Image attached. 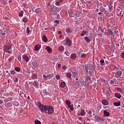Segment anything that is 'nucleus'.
<instances>
[{
	"label": "nucleus",
	"instance_id": "1",
	"mask_svg": "<svg viewBox=\"0 0 124 124\" xmlns=\"http://www.w3.org/2000/svg\"><path fill=\"white\" fill-rule=\"evenodd\" d=\"M37 105L41 112H46V109L47 108V106L43 105V104H41L40 102H38Z\"/></svg>",
	"mask_w": 124,
	"mask_h": 124
},
{
	"label": "nucleus",
	"instance_id": "2",
	"mask_svg": "<svg viewBox=\"0 0 124 124\" xmlns=\"http://www.w3.org/2000/svg\"><path fill=\"white\" fill-rule=\"evenodd\" d=\"M46 113H47L49 115L54 113V108L51 106H47L46 109Z\"/></svg>",
	"mask_w": 124,
	"mask_h": 124
},
{
	"label": "nucleus",
	"instance_id": "3",
	"mask_svg": "<svg viewBox=\"0 0 124 124\" xmlns=\"http://www.w3.org/2000/svg\"><path fill=\"white\" fill-rule=\"evenodd\" d=\"M43 77H44V80H45V81H47L48 79H50V77H51V78H52V77H54V74H50L48 76H45V75H44Z\"/></svg>",
	"mask_w": 124,
	"mask_h": 124
},
{
	"label": "nucleus",
	"instance_id": "4",
	"mask_svg": "<svg viewBox=\"0 0 124 124\" xmlns=\"http://www.w3.org/2000/svg\"><path fill=\"white\" fill-rule=\"evenodd\" d=\"M11 46H12V45H10V44H9L4 46V48H5V50H6V51H8V50H10V49H11Z\"/></svg>",
	"mask_w": 124,
	"mask_h": 124
},
{
	"label": "nucleus",
	"instance_id": "5",
	"mask_svg": "<svg viewBox=\"0 0 124 124\" xmlns=\"http://www.w3.org/2000/svg\"><path fill=\"white\" fill-rule=\"evenodd\" d=\"M52 17L54 20L56 19H59L60 18V15L58 14L55 13V14H52Z\"/></svg>",
	"mask_w": 124,
	"mask_h": 124
},
{
	"label": "nucleus",
	"instance_id": "6",
	"mask_svg": "<svg viewBox=\"0 0 124 124\" xmlns=\"http://www.w3.org/2000/svg\"><path fill=\"white\" fill-rule=\"evenodd\" d=\"M29 17V15L27 14L24 15V16L23 17V19H22V22L24 23H27L28 22V17Z\"/></svg>",
	"mask_w": 124,
	"mask_h": 124
},
{
	"label": "nucleus",
	"instance_id": "7",
	"mask_svg": "<svg viewBox=\"0 0 124 124\" xmlns=\"http://www.w3.org/2000/svg\"><path fill=\"white\" fill-rule=\"evenodd\" d=\"M72 44V41L69 39H67L66 40V44L67 45V46H71Z\"/></svg>",
	"mask_w": 124,
	"mask_h": 124
},
{
	"label": "nucleus",
	"instance_id": "8",
	"mask_svg": "<svg viewBox=\"0 0 124 124\" xmlns=\"http://www.w3.org/2000/svg\"><path fill=\"white\" fill-rule=\"evenodd\" d=\"M122 73L123 72L122 71H118L115 73V76H116V77H122Z\"/></svg>",
	"mask_w": 124,
	"mask_h": 124
},
{
	"label": "nucleus",
	"instance_id": "9",
	"mask_svg": "<svg viewBox=\"0 0 124 124\" xmlns=\"http://www.w3.org/2000/svg\"><path fill=\"white\" fill-rule=\"evenodd\" d=\"M53 11H54L55 12H60V11H61V8L54 6Z\"/></svg>",
	"mask_w": 124,
	"mask_h": 124
},
{
	"label": "nucleus",
	"instance_id": "10",
	"mask_svg": "<svg viewBox=\"0 0 124 124\" xmlns=\"http://www.w3.org/2000/svg\"><path fill=\"white\" fill-rule=\"evenodd\" d=\"M22 58L23 59V60H25V61L27 62H29V61H30V59H29V57H28L26 55H23Z\"/></svg>",
	"mask_w": 124,
	"mask_h": 124
},
{
	"label": "nucleus",
	"instance_id": "11",
	"mask_svg": "<svg viewBox=\"0 0 124 124\" xmlns=\"http://www.w3.org/2000/svg\"><path fill=\"white\" fill-rule=\"evenodd\" d=\"M72 73H73V77L78 78V73L77 72L72 71Z\"/></svg>",
	"mask_w": 124,
	"mask_h": 124
},
{
	"label": "nucleus",
	"instance_id": "12",
	"mask_svg": "<svg viewBox=\"0 0 124 124\" xmlns=\"http://www.w3.org/2000/svg\"><path fill=\"white\" fill-rule=\"evenodd\" d=\"M42 40L44 41V42H47L48 41V39H47V37H46V35H44L42 37Z\"/></svg>",
	"mask_w": 124,
	"mask_h": 124
},
{
	"label": "nucleus",
	"instance_id": "13",
	"mask_svg": "<svg viewBox=\"0 0 124 124\" xmlns=\"http://www.w3.org/2000/svg\"><path fill=\"white\" fill-rule=\"evenodd\" d=\"M102 103L103 104V105H108V104H109V102H108L107 100H103Z\"/></svg>",
	"mask_w": 124,
	"mask_h": 124
},
{
	"label": "nucleus",
	"instance_id": "14",
	"mask_svg": "<svg viewBox=\"0 0 124 124\" xmlns=\"http://www.w3.org/2000/svg\"><path fill=\"white\" fill-rule=\"evenodd\" d=\"M46 50L47 51V52L49 53H52V49H51V47L50 46H47L46 48Z\"/></svg>",
	"mask_w": 124,
	"mask_h": 124
},
{
	"label": "nucleus",
	"instance_id": "15",
	"mask_svg": "<svg viewBox=\"0 0 124 124\" xmlns=\"http://www.w3.org/2000/svg\"><path fill=\"white\" fill-rule=\"evenodd\" d=\"M120 39H121V36H120V35L117 34V35L115 36V41L116 42L119 41V40H120Z\"/></svg>",
	"mask_w": 124,
	"mask_h": 124
},
{
	"label": "nucleus",
	"instance_id": "16",
	"mask_svg": "<svg viewBox=\"0 0 124 124\" xmlns=\"http://www.w3.org/2000/svg\"><path fill=\"white\" fill-rule=\"evenodd\" d=\"M108 34H109L110 35H113L114 34V32H113V30L111 29H108Z\"/></svg>",
	"mask_w": 124,
	"mask_h": 124
},
{
	"label": "nucleus",
	"instance_id": "17",
	"mask_svg": "<svg viewBox=\"0 0 124 124\" xmlns=\"http://www.w3.org/2000/svg\"><path fill=\"white\" fill-rule=\"evenodd\" d=\"M76 57H77V55L75 53L72 54L70 56V58L72 60H75L76 59Z\"/></svg>",
	"mask_w": 124,
	"mask_h": 124
},
{
	"label": "nucleus",
	"instance_id": "18",
	"mask_svg": "<svg viewBox=\"0 0 124 124\" xmlns=\"http://www.w3.org/2000/svg\"><path fill=\"white\" fill-rule=\"evenodd\" d=\"M114 95L115 97H117V98H121V97H122V95H121V94L119 93H115Z\"/></svg>",
	"mask_w": 124,
	"mask_h": 124
},
{
	"label": "nucleus",
	"instance_id": "19",
	"mask_svg": "<svg viewBox=\"0 0 124 124\" xmlns=\"http://www.w3.org/2000/svg\"><path fill=\"white\" fill-rule=\"evenodd\" d=\"M32 85L34 86V87H35V88H37V87H38V82L37 81H34Z\"/></svg>",
	"mask_w": 124,
	"mask_h": 124
},
{
	"label": "nucleus",
	"instance_id": "20",
	"mask_svg": "<svg viewBox=\"0 0 124 124\" xmlns=\"http://www.w3.org/2000/svg\"><path fill=\"white\" fill-rule=\"evenodd\" d=\"M58 50L59 51H60V52H62V51L64 50V47H63V46H61L58 48Z\"/></svg>",
	"mask_w": 124,
	"mask_h": 124
},
{
	"label": "nucleus",
	"instance_id": "21",
	"mask_svg": "<svg viewBox=\"0 0 124 124\" xmlns=\"http://www.w3.org/2000/svg\"><path fill=\"white\" fill-rule=\"evenodd\" d=\"M113 105H114V106H120V105H121V102L118 101L117 102H114Z\"/></svg>",
	"mask_w": 124,
	"mask_h": 124
},
{
	"label": "nucleus",
	"instance_id": "22",
	"mask_svg": "<svg viewBox=\"0 0 124 124\" xmlns=\"http://www.w3.org/2000/svg\"><path fill=\"white\" fill-rule=\"evenodd\" d=\"M104 114L105 115V116H106L107 117H108V116H110V113L107 112V110L104 111Z\"/></svg>",
	"mask_w": 124,
	"mask_h": 124
},
{
	"label": "nucleus",
	"instance_id": "23",
	"mask_svg": "<svg viewBox=\"0 0 124 124\" xmlns=\"http://www.w3.org/2000/svg\"><path fill=\"white\" fill-rule=\"evenodd\" d=\"M66 31L67 32V33H70L72 32V31H71V29L69 28H66Z\"/></svg>",
	"mask_w": 124,
	"mask_h": 124
},
{
	"label": "nucleus",
	"instance_id": "24",
	"mask_svg": "<svg viewBox=\"0 0 124 124\" xmlns=\"http://www.w3.org/2000/svg\"><path fill=\"white\" fill-rule=\"evenodd\" d=\"M68 108H70V110L71 111H73L74 109V108H73V105H69V106H68Z\"/></svg>",
	"mask_w": 124,
	"mask_h": 124
},
{
	"label": "nucleus",
	"instance_id": "25",
	"mask_svg": "<svg viewBox=\"0 0 124 124\" xmlns=\"http://www.w3.org/2000/svg\"><path fill=\"white\" fill-rule=\"evenodd\" d=\"M66 76L67 78H71V76H72V75L71 74V73H67L66 74Z\"/></svg>",
	"mask_w": 124,
	"mask_h": 124
},
{
	"label": "nucleus",
	"instance_id": "26",
	"mask_svg": "<svg viewBox=\"0 0 124 124\" xmlns=\"http://www.w3.org/2000/svg\"><path fill=\"white\" fill-rule=\"evenodd\" d=\"M60 87H61V88H64L65 87V82H61L60 84Z\"/></svg>",
	"mask_w": 124,
	"mask_h": 124
},
{
	"label": "nucleus",
	"instance_id": "27",
	"mask_svg": "<svg viewBox=\"0 0 124 124\" xmlns=\"http://www.w3.org/2000/svg\"><path fill=\"white\" fill-rule=\"evenodd\" d=\"M103 14H107V11L105 9H103L101 11H100Z\"/></svg>",
	"mask_w": 124,
	"mask_h": 124
},
{
	"label": "nucleus",
	"instance_id": "28",
	"mask_svg": "<svg viewBox=\"0 0 124 124\" xmlns=\"http://www.w3.org/2000/svg\"><path fill=\"white\" fill-rule=\"evenodd\" d=\"M84 39L85 41H86V42H88V43L89 42H91V40H90V39H89V37H88L87 36L85 37Z\"/></svg>",
	"mask_w": 124,
	"mask_h": 124
},
{
	"label": "nucleus",
	"instance_id": "29",
	"mask_svg": "<svg viewBox=\"0 0 124 124\" xmlns=\"http://www.w3.org/2000/svg\"><path fill=\"white\" fill-rule=\"evenodd\" d=\"M39 47L40 46L39 45L35 46V51H38L39 50Z\"/></svg>",
	"mask_w": 124,
	"mask_h": 124
},
{
	"label": "nucleus",
	"instance_id": "30",
	"mask_svg": "<svg viewBox=\"0 0 124 124\" xmlns=\"http://www.w3.org/2000/svg\"><path fill=\"white\" fill-rule=\"evenodd\" d=\"M0 34H1V35H2V36H5L4 35H5V34H6V33L4 32V31H3L2 30H0Z\"/></svg>",
	"mask_w": 124,
	"mask_h": 124
},
{
	"label": "nucleus",
	"instance_id": "31",
	"mask_svg": "<svg viewBox=\"0 0 124 124\" xmlns=\"http://www.w3.org/2000/svg\"><path fill=\"white\" fill-rule=\"evenodd\" d=\"M40 11H41V9H40V8H38L36 10H35V12L36 13H39V12H40Z\"/></svg>",
	"mask_w": 124,
	"mask_h": 124
},
{
	"label": "nucleus",
	"instance_id": "32",
	"mask_svg": "<svg viewBox=\"0 0 124 124\" xmlns=\"http://www.w3.org/2000/svg\"><path fill=\"white\" fill-rule=\"evenodd\" d=\"M65 103L67 105H70V104H71V102H70V101L68 100H66L65 101Z\"/></svg>",
	"mask_w": 124,
	"mask_h": 124
},
{
	"label": "nucleus",
	"instance_id": "33",
	"mask_svg": "<svg viewBox=\"0 0 124 124\" xmlns=\"http://www.w3.org/2000/svg\"><path fill=\"white\" fill-rule=\"evenodd\" d=\"M43 93L46 95H48V92H47V90H44Z\"/></svg>",
	"mask_w": 124,
	"mask_h": 124
},
{
	"label": "nucleus",
	"instance_id": "34",
	"mask_svg": "<svg viewBox=\"0 0 124 124\" xmlns=\"http://www.w3.org/2000/svg\"><path fill=\"white\" fill-rule=\"evenodd\" d=\"M34 124H41V122H40L38 120H36L35 121Z\"/></svg>",
	"mask_w": 124,
	"mask_h": 124
},
{
	"label": "nucleus",
	"instance_id": "35",
	"mask_svg": "<svg viewBox=\"0 0 124 124\" xmlns=\"http://www.w3.org/2000/svg\"><path fill=\"white\" fill-rule=\"evenodd\" d=\"M24 14V11H21L19 14V16L20 17H23V15Z\"/></svg>",
	"mask_w": 124,
	"mask_h": 124
},
{
	"label": "nucleus",
	"instance_id": "36",
	"mask_svg": "<svg viewBox=\"0 0 124 124\" xmlns=\"http://www.w3.org/2000/svg\"><path fill=\"white\" fill-rule=\"evenodd\" d=\"M89 74H90V75H93V69H91L89 71Z\"/></svg>",
	"mask_w": 124,
	"mask_h": 124
},
{
	"label": "nucleus",
	"instance_id": "37",
	"mask_svg": "<svg viewBox=\"0 0 124 124\" xmlns=\"http://www.w3.org/2000/svg\"><path fill=\"white\" fill-rule=\"evenodd\" d=\"M86 33H87V31H83L81 34V36H84V35L86 34Z\"/></svg>",
	"mask_w": 124,
	"mask_h": 124
},
{
	"label": "nucleus",
	"instance_id": "38",
	"mask_svg": "<svg viewBox=\"0 0 124 124\" xmlns=\"http://www.w3.org/2000/svg\"><path fill=\"white\" fill-rule=\"evenodd\" d=\"M100 62L101 63V65H104V64H105V62H104V60H100Z\"/></svg>",
	"mask_w": 124,
	"mask_h": 124
},
{
	"label": "nucleus",
	"instance_id": "39",
	"mask_svg": "<svg viewBox=\"0 0 124 124\" xmlns=\"http://www.w3.org/2000/svg\"><path fill=\"white\" fill-rule=\"evenodd\" d=\"M15 70H16V71H17V72H19V71H20V68L16 67L15 68Z\"/></svg>",
	"mask_w": 124,
	"mask_h": 124
},
{
	"label": "nucleus",
	"instance_id": "40",
	"mask_svg": "<svg viewBox=\"0 0 124 124\" xmlns=\"http://www.w3.org/2000/svg\"><path fill=\"white\" fill-rule=\"evenodd\" d=\"M81 116H84L85 115V112H84V109L81 110V112H80Z\"/></svg>",
	"mask_w": 124,
	"mask_h": 124
},
{
	"label": "nucleus",
	"instance_id": "41",
	"mask_svg": "<svg viewBox=\"0 0 124 124\" xmlns=\"http://www.w3.org/2000/svg\"><path fill=\"white\" fill-rule=\"evenodd\" d=\"M116 90L118 92H120V93H121V92H122V89L121 88L119 87H117L116 88Z\"/></svg>",
	"mask_w": 124,
	"mask_h": 124
},
{
	"label": "nucleus",
	"instance_id": "42",
	"mask_svg": "<svg viewBox=\"0 0 124 124\" xmlns=\"http://www.w3.org/2000/svg\"><path fill=\"white\" fill-rule=\"evenodd\" d=\"M85 57H86V54L85 53H82L81 54L80 57L81 58H85Z\"/></svg>",
	"mask_w": 124,
	"mask_h": 124
},
{
	"label": "nucleus",
	"instance_id": "43",
	"mask_svg": "<svg viewBox=\"0 0 124 124\" xmlns=\"http://www.w3.org/2000/svg\"><path fill=\"white\" fill-rule=\"evenodd\" d=\"M10 73L12 75H14V74H16V72H15V70H13L12 71L10 72Z\"/></svg>",
	"mask_w": 124,
	"mask_h": 124
},
{
	"label": "nucleus",
	"instance_id": "44",
	"mask_svg": "<svg viewBox=\"0 0 124 124\" xmlns=\"http://www.w3.org/2000/svg\"><path fill=\"white\" fill-rule=\"evenodd\" d=\"M121 58H122V59H124V52H122L121 54Z\"/></svg>",
	"mask_w": 124,
	"mask_h": 124
},
{
	"label": "nucleus",
	"instance_id": "45",
	"mask_svg": "<svg viewBox=\"0 0 124 124\" xmlns=\"http://www.w3.org/2000/svg\"><path fill=\"white\" fill-rule=\"evenodd\" d=\"M95 118H96V119L98 121H100V120H101L100 117H98V115H97L96 116L95 115Z\"/></svg>",
	"mask_w": 124,
	"mask_h": 124
},
{
	"label": "nucleus",
	"instance_id": "46",
	"mask_svg": "<svg viewBox=\"0 0 124 124\" xmlns=\"http://www.w3.org/2000/svg\"><path fill=\"white\" fill-rule=\"evenodd\" d=\"M117 16H118L119 17L122 16V11L120 12H118L117 14Z\"/></svg>",
	"mask_w": 124,
	"mask_h": 124
},
{
	"label": "nucleus",
	"instance_id": "47",
	"mask_svg": "<svg viewBox=\"0 0 124 124\" xmlns=\"http://www.w3.org/2000/svg\"><path fill=\"white\" fill-rule=\"evenodd\" d=\"M64 53L65 54V55H66V56H69V55H70L69 52H68V51H65Z\"/></svg>",
	"mask_w": 124,
	"mask_h": 124
},
{
	"label": "nucleus",
	"instance_id": "48",
	"mask_svg": "<svg viewBox=\"0 0 124 124\" xmlns=\"http://www.w3.org/2000/svg\"><path fill=\"white\" fill-rule=\"evenodd\" d=\"M26 31H27V33H30V29L29 28V27L27 28Z\"/></svg>",
	"mask_w": 124,
	"mask_h": 124
},
{
	"label": "nucleus",
	"instance_id": "49",
	"mask_svg": "<svg viewBox=\"0 0 124 124\" xmlns=\"http://www.w3.org/2000/svg\"><path fill=\"white\" fill-rule=\"evenodd\" d=\"M52 61H53V62H58V58H53Z\"/></svg>",
	"mask_w": 124,
	"mask_h": 124
},
{
	"label": "nucleus",
	"instance_id": "50",
	"mask_svg": "<svg viewBox=\"0 0 124 124\" xmlns=\"http://www.w3.org/2000/svg\"><path fill=\"white\" fill-rule=\"evenodd\" d=\"M109 91H110V92H111V91H110V89H109V90H108V91H107L106 92V94H108V95H110V94L109 93Z\"/></svg>",
	"mask_w": 124,
	"mask_h": 124
},
{
	"label": "nucleus",
	"instance_id": "51",
	"mask_svg": "<svg viewBox=\"0 0 124 124\" xmlns=\"http://www.w3.org/2000/svg\"><path fill=\"white\" fill-rule=\"evenodd\" d=\"M108 7L110 10H112V9H113V6L112 5H109Z\"/></svg>",
	"mask_w": 124,
	"mask_h": 124
},
{
	"label": "nucleus",
	"instance_id": "52",
	"mask_svg": "<svg viewBox=\"0 0 124 124\" xmlns=\"http://www.w3.org/2000/svg\"><path fill=\"white\" fill-rule=\"evenodd\" d=\"M60 78H61V77L59 76V75H58L56 76L57 80H59V79H60Z\"/></svg>",
	"mask_w": 124,
	"mask_h": 124
},
{
	"label": "nucleus",
	"instance_id": "53",
	"mask_svg": "<svg viewBox=\"0 0 124 124\" xmlns=\"http://www.w3.org/2000/svg\"><path fill=\"white\" fill-rule=\"evenodd\" d=\"M54 22L56 23V24H60V21L59 20H55Z\"/></svg>",
	"mask_w": 124,
	"mask_h": 124
},
{
	"label": "nucleus",
	"instance_id": "54",
	"mask_svg": "<svg viewBox=\"0 0 124 124\" xmlns=\"http://www.w3.org/2000/svg\"><path fill=\"white\" fill-rule=\"evenodd\" d=\"M62 69H63V70L66 69V66H65V65L63 66Z\"/></svg>",
	"mask_w": 124,
	"mask_h": 124
},
{
	"label": "nucleus",
	"instance_id": "55",
	"mask_svg": "<svg viewBox=\"0 0 124 124\" xmlns=\"http://www.w3.org/2000/svg\"><path fill=\"white\" fill-rule=\"evenodd\" d=\"M18 61H19V62H21V60H22L21 57H18Z\"/></svg>",
	"mask_w": 124,
	"mask_h": 124
},
{
	"label": "nucleus",
	"instance_id": "56",
	"mask_svg": "<svg viewBox=\"0 0 124 124\" xmlns=\"http://www.w3.org/2000/svg\"><path fill=\"white\" fill-rule=\"evenodd\" d=\"M100 120L102 121V122H104V121H105V119H104V118H100Z\"/></svg>",
	"mask_w": 124,
	"mask_h": 124
},
{
	"label": "nucleus",
	"instance_id": "57",
	"mask_svg": "<svg viewBox=\"0 0 124 124\" xmlns=\"http://www.w3.org/2000/svg\"><path fill=\"white\" fill-rule=\"evenodd\" d=\"M3 103V101L2 100H0V104H2Z\"/></svg>",
	"mask_w": 124,
	"mask_h": 124
},
{
	"label": "nucleus",
	"instance_id": "58",
	"mask_svg": "<svg viewBox=\"0 0 124 124\" xmlns=\"http://www.w3.org/2000/svg\"><path fill=\"white\" fill-rule=\"evenodd\" d=\"M99 29H100V30H101L102 32H104V30H103V29H102L101 28H99Z\"/></svg>",
	"mask_w": 124,
	"mask_h": 124
},
{
	"label": "nucleus",
	"instance_id": "59",
	"mask_svg": "<svg viewBox=\"0 0 124 124\" xmlns=\"http://www.w3.org/2000/svg\"><path fill=\"white\" fill-rule=\"evenodd\" d=\"M12 58H9V62H12Z\"/></svg>",
	"mask_w": 124,
	"mask_h": 124
},
{
	"label": "nucleus",
	"instance_id": "60",
	"mask_svg": "<svg viewBox=\"0 0 124 124\" xmlns=\"http://www.w3.org/2000/svg\"><path fill=\"white\" fill-rule=\"evenodd\" d=\"M15 81H16V82H18V78H16Z\"/></svg>",
	"mask_w": 124,
	"mask_h": 124
},
{
	"label": "nucleus",
	"instance_id": "61",
	"mask_svg": "<svg viewBox=\"0 0 124 124\" xmlns=\"http://www.w3.org/2000/svg\"><path fill=\"white\" fill-rule=\"evenodd\" d=\"M88 81L90 82H92V80H91V78H88Z\"/></svg>",
	"mask_w": 124,
	"mask_h": 124
},
{
	"label": "nucleus",
	"instance_id": "62",
	"mask_svg": "<svg viewBox=\"0 0 124 124\" xmlns=\"http://www.w3.org/2000/svg\"><path fill=\"white\" fill-rule=\"evenodd\" d=\"M110 83L112 84H114V80H110Z\"/></svg>",
	"mask_w": 124,
	"mask_h": 124
},
{
	"label": "nucleus",
	"instance_id": "63",
	"mask_svg": "<svg viewBox=\"0 0 124 124\" xmlns=\"http://www.w3.org/2000/svg\"><path fill=\"white\" fill-rule=\"evenodd\" d=\"M56 4H57V5H60V2H59V1L57 2H56Z\"/></svg>",
	"mask_w": 124,
	"mask_h": 124
},
{
	"label": "nucleus",
	"instance_id": "64",
	"mask_svg": "<svg viewBox=\"0 0 124 124\" xmlns=\"http://www.w3.org/2000/svg\"><path fill=\"white\" fill-rule=\"evenodd\" d=\"M61 63H59L58 65V67H61Z\"/></svg>",
	"mask_w": 124,
	"mask_h": 124
}]
</instances>
